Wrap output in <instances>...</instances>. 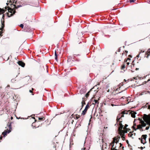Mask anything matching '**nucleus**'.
Segmentation results:
<instances>
[{"instance_id":"nucleus-63","label":"nucleus","mask_w":150,"mask_h":150,"mask_svg":"<svg viewBox=\"0 0 150 150\" xmlns=\"http://www.w3.org/2000/svg\"><path fill=\"white\" fill-rule=\"evenodd\" d=\"M6 4H7V5H8V3H6Z\"/></svg>"},{"instance_id":"nucleus-6","label":"nucleus","mask_w":150,"mask_h":150,"mask_svg":"<svg viewBox=\"0 0 150 150\" xmlns=\"http://www.w3.org/2000/svg\"><path fill=\"white\" fill-rule=\"evenodd\" d=\"M91 102L90 103L89 102L88 103L87 105H86L85 109L83 111V112L81 113L82 115H84L86 114V113L87 112V111L88 110V109L89 108L90 106H91V105L90 104Z\"/></svg>"},{"instance_id":"nucleus-56","label":"nucleus","mask_w":150,"mask_h":150,"mask_svg":"<svg viewBox=\"0 0 150 150\" xmlns=\"http://www.w3.org/2000/svg\"><path fill=\"white\" fill-rule=\"evenodd\" d=\"M129 56L130 57H131V55H129Z\"/></svg>"},{"instance_id":"nucleus-10","label":"nucleus","mask_w":150,"mask_h":150,"mask_svg":"<svg viewBox=\"0 0 150 150\" xmlns=\"http://www.w3.org/2000/svg\"><path fill=\"white\" fill-rule=\"evenodd\" d=\"M115 138L114 139V140H113L112 141V142L110 144V145H111L112 147L111 148V149L112 150L114 149H116V148L117 147V146H116L117 144H116V145L114 146L115 143H116V141H115Z\"/></svg>"},{"instance_id":"nucleus-16","label":"nucleus","mask_w":150,"mask_h":150,"mask_svg":"<svg viewBox=\"0 0 150 150\" xmlns=\"http://www.w3.org/2000/svg\"><path fill=\"white\" fill-rule=\"evenodd\" d=\"M128 126V125L127 124H125V126L123 127V128L124 129V132H125V133H127V130H130V129H129L128 128H127V127Z\"/></svg>"},{"instance_id":"nucleus-46","label":"nucleus","mask_w":150,"mask_h":150,"mask_svg":"<svg viewBox=\"0 0 150 150\" xmlns=\"http://www.w3.org/2000/svg\"><path fill=\"white\" fill-rule=\"evenodd\" d=\"M55 57H56V56H57V53H56V51H55Z\"/></svg>"},{"instance_id":"nucleus-42","label":"nucleus","mask_w":150,"mask_h":150,"mask_svg":"<svg viewBox=\"0 0 150 150\" xmlns=\"http://www.w3.org/2000/svg\"><path fill=\"white\" fill-rule=\"evenodd\" d=\"M120 146L119 147V148H120L122 146V144L121 143H120Z\"/></svg>"},{"instance_id":"nucleus-39","label":"nucleus","mask_w":150,"mask_h":150,"mask_svg":"<svg viewBox=\"0 0 150 150\" xmlns=\"http://www.w3.org/2000/svg\"><path fill=\"white\" fill-rule=\"evenodd\" d=\"M129 136H130V137H131V132H130L129 134Z\"/></svg>"},{"instance_id":"nucleus-48","label":"nucleus","mask_w":150,"mask_h":150,"mask_svg":"<svg viewBox=\"0 0 150 150\" xmlns=\"http://www.w3.org/2000/svg\"><path fill=\"white\" fill-rule=\"evenodd\" d=\"M10 57H12V56H11V55H10V56H9V57H8V59H7V60H8V59H9V58H10Z\"/></svg>"},{"instance_id":"nucleus-26","label":"nucleus","mask_w":150,"mask_h":150,"mask_svg":"<svg viewBox=\"0 0 150 150\" xmlns=\"http://www.w3.org/2000/svg\"><path fill=\"white\" fill-rule=\"evenodd\" d=\"M38 119L39 120L43 121V120H45V118L44 117H38Z\"/></svg>"},{"instance_id":"nucleus-12","label":"nucleus","mask_w":150,"mask_h":150,"mask_svg":"<svg viewBox=\"0 0 150 150\" xmlns=\"http://www.w3.org/2000/svg\"><path fill=\"white\" fill-rule=\"evenodd\" d=\"M131 59L129 58H127V59H125V63L126 62L127 65H126V67L127 69H128L129 64V62L130 61Z\"/></svg>"},{"instance_id":"nucleus-35","label":"nucleus","mask_w":150,"mask_h":150,"mask_svg":"<svg viewBox=\"0 0 150 150\" xmlns=\"http://www.w3.org/2000/svg\"><path fill=\"white\" fill-rule=\"evenodd\" d=\"M136 120H136V119H135L134 120V121L133 122L134 126V125H136L135 124V121H136Z\"/></svg>"},{"instance_id":"nucleus-27","label":"nucleus","mask_w":150,"mask_h":150,"mask_svg":"<svg viewBox=\"0 0 150 150\" xmlns=\"http://www.w3.org/2000/svg\"><path fill=\"white\" fill-rule=\"evenodd\" d=\"M125 68V64H123L122 65L121 67V69L123 70Z\"/></svg>"},{"instance_id":"nucleus-57","label":"nucleus","mask_w":150,"mask_h":150,"mask_svg":"<svg viewBox=\"0 0 150 150\" xmlns=\"http://www.w3.org/2000/svg\"><path fill=\"white\" fill-rule=\"evenodd\" d=\"M149 143L150 144V138L149 139Z\"/></svg>"},{"instance_id":"nucleus-9","label":"nucleus","mask_w":150,"mask_h":150,"mask_svg":"<svg viewBox=\"0 0 150 150\" xmlns=\"http://www.w3.org/2000/svg\"><path fill=\"white\" fill-rule=\"evenodd\" d=\"M99 99V98H98V100L95 99L94 97L92 98L91 99V101L92 102V104L96 105H97L99 104V102L98 100Z\"/></svg>"},{"instance_id":"nucleus-1","label":"nucleus","mask_w":150,"mask_h":150,"mask_svg":"<svg viewBox=\"0 0 150 150\" xmlns=\"http://www.w3.org/2000/svg\"><path fill=\"white\" fill-rule=\"evenodd\" d=\"M128 114L129 115L130 114L131 115V110H125L122 111L117 115V117L116 121L117 122H119V126L118 129H120V128L121 126H122V129H123V126L122 124V118L124 117L125 115H127Z\"/></svg>"},{"instance_id":"nucleus-41","label":"nucleus","mask_w":150,"mask_h":150,"mask_svg":"<svg viewBox=\"0 0 150 150\" xmlns=\"http://www.w3.org/2000/svg\"><path fill=\"white\" fill-rule=\"evenodd\" d=\"M149 126H150V122H149V121L147 122H146Z\"/></svg>"},{"instance_id":"nucleus-43","label":"nucleus","mask_w":150,"mask_h":150,"mask_svg":"<svg viewBox=\"0 0 150 150\" xmlns=\"http://www.w3.org/2000/svg\"><path fill=\"white\" fill-rule=\"evenodd\" d=\"M55 59L57 60V56H56V57H55Z\"/></svg>"},{"instance_id":"nucleus-44","label":"nucleus","mask_w":150,"mask_h":150,"mask_svg":"<svg viewBox=\"0 0 150 150\" xmlns=\"http://www.w3.org/2000/svg\"><path fill=\"white\" fill-rule=\"evenodd\" d=\"M41 69L42 71L43 70H44V69L43 67H41Z\"/></svg>"},{"instance_id":"nucleus-37","label":"nucleus","mask_w":150,"mask_h":150,"mask_svg":"<svg viewBox=\"0 0 150 150\" xmlns=\"http://www.w3.org/2000/svg\"><path fill=\"white\" fill-rule=\"evenodd\" d=\"M149 126L147 127L146 128V130H148V129H149Z\"/></svg>"},{"instance_id":"nucleus-23","label":"nucleus","mask_w":150,"mask_h":150,"mask_svg":"<svg viewBox=\"0 0 150 150\" xmlns=\"http://www.w3.org/2000/svg\"><path fill=\"white\" fill-rule=\"evenodd\" d=\"M126 98V100L128 102L127 103H128L130 102L131 99L130 97H128L127 98Z\"/></svg>"},{"instance_id":"nucleus-2","label":"nucleus","mask_w":150,"mask_h":150,"mask_svg":"<svg viewBox=\"0 0 150 150\" xmlns=\"http://www.w3.org/2000/svg\"><path fill=\"white\" fill-rule=\"evenodd\" d=\"M21 5H18L16 6L15 5L12 4H11V8H10L8 6L6 7L5 8H8V13H7V15L8 17H10L13 16L16 13V11L15 10H14V9H17L18 8L21 7Z\"/></svg>"},{"instance_id":"nucleus-45","label":"nucleus","mask_w":150,"mask_h":150,"mask_svg":"<svg viewBox=\"0 0 150 150\" xmlns=\"http://www.w3.org/2000/svg\"><path fill=\"white\" fill-rule=\"evenodd\" d=\"M126 142H127V144H128V146H129V142H128V141L127 140L126 141Z\"/></svg>"},{"instance_id":"nucleus-18","label":"nucleus","mask_w":150,"mask_h":150,"mask_svg":"<svg viewBox=\"0 0 150 150\" xmlns=\"http://www.w3.org/2000/svg\"><path fill=\"white\" fill-rule=\"evenodd\" d=\"M146 55H147V56H146V57L147 58H148V57L150 55V48L148 49L147 50V51L146 53Z\"/></svg>"},{"instance_id":"nucleus-36","label":"nucleus","mask_w":150,"mask_h":150,"mask_svg":"<svg viewBox=\"0 0 150 150\" xmlns=\"http://www.w3.org/2000/svg\"><path fill=\"white\" fill-rule=\"evenodd\" d=\"M13 63H14V62H13L12 61H11V62H9V65H11V64H13Z\"/></svg>"},{"instance_id":"nucleus-15","label":"nucleus","mask_w":150,"mask_h":150,"mask_svg":"<svg viewBox=\"0 0 150 150\" xmlns=\"http://www.w3.org/2000/svg\"><path fill=\"white\" fill-rule=\"evenodd\" d=\"M18 63L19 65L23 67H24L25 66V63L22 61H19L18 62Z\"/></svg>"},{"instance_id":"nucleus-64","label":"nucleus","mask_w":150,"mask_h":150,"mask_svg":"<svg viewBox=\"0 0 150 150\" xmlns=\"http://www.w3.org/2000/svg\"><path fill=\"white\" fill-rule=\"evenodd\" d=\"M124 80L125 81V82L126 81V80L125 79H124Z\"/></svg>"},{"instance_id":"nucleus-8","label":"nucleus","mask_w":150,"mask_h":150,"mask_svg":"<svg viewBox=\"0 0 150 150\" xmlns=\"http://www.w3.org/2000/svg\"><path fill=\"white\" fill-rule=\"evenodd\" d=\"M4 21H2V24L1 25V28H0V36L1 37L3 35V31L4 30Z\"/></svg>"},{"instance_id":"nucleus-53","label":"nucleus","mask_w":150,"mask_h":150,"mask_svg":"<svg viewBox=\"0 0 150 150\" xmlns=\"http://www.w3.org/2000/svg\"><path fill=\"white\" fill-rule=\"evenodd\" d=\"M11 120H12L13 119V117H11Z\"/></svg>"},{"instance_id":"nucleus-29","label":"nucleus","mask_w":150,"mask_h":150,"mask_svg":"<svg viewBox=\"0 0 150 150\" xmlns=\"http://www.w3.org/2000/svg\"><path fill=\"white\" fill-rule=\"evenodd\" d=\"M150 81V79H148V80L147 81H144V82L143 83V84H145L147 82H149Z\"/></svg>"},{"instance_id":"nucleus-58","label":"nucleus","mask_w":150,"mask_h":150,"mask_svg":"<svg viewBox=\"0 0 150 150\" xmlns=\"http://www.w3.org/2000/svg\"><path fill=\"white\" fill-rule=\"evenodd\" d=\"M36 121H37V120H35V122H36Z\"/></svg>"},{"instance_id":"nucleus-54","label":"nucleus","mask_w":150,"mask_h":150,"mask_svg":"<svg viewBox=\"0 0 150 150\" xmlns=\"http://www.w3.org/2000/svg\"><path fill=\"white\" fill-rule=\"evenodd\" d=\"M32 118H33V119H35V117H32Z\"/></svg>"},{"instance_id":"nucleus-38","label":"nucleus","mask_w":150,"mask_h":150,"mask_svg":"<svg viewBox=\"0 0 150 150\" xmlns=\"http://www.w3.org/2000/svg\"><path fill=\"white\" fill-rule=\"evenodd\" d=\"M33 90H34V89L33 88H32V90H30L29 91L31 93H33L32 91H33Z\"/></svg>"},{"instance_id":"nucleus-5","label":"nucleus","mask_w":150,"mask_h":150,"mask_svg":"<svg viewBox=\"0 0 150 150\" xmlns=\"http://www.w3.org/2000/svg\"><path fill=\"white\" fill-rule=\"evenodd\" d=\"M118 131L120 136L121 137L122 139L123 140H125V137H124L125 134L124 131L122 130V126H121L120 129H118Z\"/></svg>"},{"instance_id":"nucleus-49","label":"nucleus","mask_w":150,"mask_h":150,"mask_svg":"<svg viewBox=\"0 0 150 150\" xmlns=\"http://www.w3.org/2000/svg\"><path fill=\"white\" fill-rule=\"evenodd\" d=\"M124 98H125L124 96H122L121 98V99L123 98V99Z\"/></svg>"},{"instance_id":"nucleus-22","label":"nucleus","mask_w":150,"mask_h":150,"mask_svg":"<svg viewBox=\"0 0 150 150\" xmlns=\"http://www.w3.org/2000/svg\"><path fill=\"white\" fill-rule=\"evenodd\" d=\"M137 114V113L132 110V117L135 118V115Z\"/></svg>"},{"instance_id":"nucleus-59","label":"nucleus","mask_w":150,"mask_h":150,"mask_svg":"<svg viewBox=\"0 0 150 150\" xmlns=\"http://www.w3.org/2000/svg\"><path fill=\"white\" fill-rule=\"evenodd\" d=\"M120 49H119L118 52H120Z\"/></svg>"},{"instance_id":"nucleus-7","label":"nucleus","mask_w":150,"mask_h":150,"mask_svg":"<svg viewBox=\"0 0 150 150\" xmlns=\"http://www.w3.org/2000/svg\"><path fill=\"white\" fill-rule=\"evenodd\" d=\"M143 119L145 122H147L150 120V114L148 115L144 114L143 117Z\"/></svg>"},{"instance_id":"nucleus-21","label":"nucleus","mask_w":150,"mask_h":150,"mask_svg":"<svg viewBox=\"0 0 150 150\" xmlns=\"http://www.w3.org/2000/svg\"><path fill=\"white\" fill-rule=\"evenodd\" d=\"M137 77H134L133 79H132V82L133 83H134L135 82H137Z\"/></svg>"},{"instance_id":"nucleus-19","label":"nucleus","mask_w":150,"mask_h":150,"mask_svg":"<svg viewBox=\"0 0 150 150\" xmlns=\"http://www.w3.org/2000/svg\"><path fill=\"white\" fill-rule=\"evenodd\" d=\"M133 65V68H132V69L133 70H132V72H133L134 71V70H139V68H135V67H134V64H133L132 63V65Z\"/></svg>"},{"instance_id":"nucleus-31","label":"nucleus","mask_w":150,"mask_h":150,"mask_svg":"<svg viewBox=\"0 0 150 150\" xmlns=\"http://www.w3.org/2000/svg\"><path fill=\"white\" fill-rule=\"evenodd\" d=\"M86 100H87V98H86L84 97V98H82V100H84V101L85 102Z\"/></svg>"},{"instance_id":"nucleus-61","label":"nucleus","mask_w":150,"mask_h":150,"mask_svg":"<svg viewBox=\"0 0 150 150\" xmlns=\"http://www.w3.org/2000/svg\"><path fill=\"white\" fill-rule=\"evenodd\" d=\"M124 148V147L123 146V147H122V149H123Z\"/></svg>"},{"instance_id":"nucleus-13","label":"nucleus","mask_w":150,"mask_h":150,"mask_svg":"<svg viewBox=\"0 0 150 150\" xmlns=\"http://www.w3.org/2000/svg\"><path fill=\"white\" fill-rule=\"evenodd\" d=\"M71 117H72L74 118V119L76 118V119H78L80 117L79 115H78L77 114L74 115L73 114L71 115V117H70V118H71Z\"/></svg>"},{"instance_id":"nucleus-32","label":"nucleus","mask_w":150,"mask_h":150,"mask_svg":"<svg viewBox=\"0 0 150 150\" xmlns=\"http://www.w3.org/2000/svg\"><path fill=\"white\" fill-rule=\"evenodd\" d=\"M148 105H148V103H147L146 104L145 106L144 107L145 108H147V107L148 108Z\"/></svg>"},{"instance_id":"nucleus-17","label":"nucleus","mask_w":150,"mask_h":150,"mask_svg":"<svg viewBox=\"0 0 150 150\" xmlns=\"http://www.w3.org/2000/svg\"><path fill=\"white\" fill-rule=\"evenodd\" d=\"M8 8H5V9H4L3 8H0V14H3L5 12V11H6V10H8Z\"/></svg>"},{"instance_id":"nucleus-51","label":"nucleus","mask_w":150,"mask_h":150,"mask_svg":"<svg viewBox=\"0 0 150 150\" xmlns=\"http://www.w3.org/2000/svg\"><path fill=\"white\" fill-rule=\"evenodd\" d=\"M135 1V0H132V2H134Z\"/></svg>"},{"instance_id":"nucleus-25","label":"nucleus","mask_w":150,"mask_h":150,"mask_svg":"<svg viewBox=\"0 0 150 150\" xmlns=\"http://www.w3.org/2000/svg\"><path fill=\"white\" fill-rule=\"evenodd\" d=\"M147 135L146 134L145 135H143L142 136V139H143L145 140L146 138Z\"/></svg>"},{"instance_id":"nucleus-52","label":"nucleus","mask_w":150,"mask_h":150,"mask_svg":"<svg viewBox=\"0 0 150 150\" xmlns=\"http://www.w3.org/2000/svg\"><path fill=\"white\" fill-rule=\"evenodd\" d=\"M79 55V54H74V57H75V55Z\"/></svg>"},{"instance_id":"nucleus-11","label":"nucleus","mask_w":150,"mask_h":150,"mask_svg":"<svg viewBox=\"0 0 150 150\" xmlns=\"http://www.w3.org/2000/svg\"><path fill=\"white\" fill-rule=\"evenodd\" d=\"M93 89L94 88H91L88 93H86L85 96L86 98H87L89 96L90 93H91L92 94H93V91H95L93 90Z\"/></svg>"},{"instance_id":"nucleus-20","label":"nucleus","mask_w":150,"mask_h":150,"mask_svg":"<svg viewBox=\"0 0 150 150\" xmlns=\"http://www.w3.org/2000/svg\"><path fill=\"white\" fill-rule=\"evenodd\" d=\"M4 109L3 108H0V115H1L4 114Z\"/></svg>"},{"instance_id":"nucleus-60","label":"nucleus","mask_w":150,"mask_h":150,"mask_svg":"<svg viewBox=\"0 0 150 150\" xmlns=\"http://www.w3.org/2000/svg\"><path fill=\"white\" fill-rule=\"evenodd\" d=\"M134 126H133L132 127V128H134Z\"/></svg>"},{"instance_id":"nucleus-14","label":"nucleus","mask_w":150,"mask_h":150,"mask_svg":"<svg viewBox=\"0 0 150 150\" xmlns=\"http://www.w3.org/2000/svg\"><path fill=\"white\" fill-rule=\"evenodd\" d=\"M120 136H120H120H117L116 137H114L113 138V140H114V139L115 138V141H116V144H117L120 138Z\"/></svg>"},{"instance_id":"nucleus-50","label":"nucleus","mask_w":150,"mask_h":150,"mask_svg":"<svg viewBox=\"0 0 150 150\" xmlns=\"http://www.w3.org/2000/svg\"><path fill=\"white\" fill-rule=\"evenodd\" d=\"M74 120H72V121H71V124H73V122H74Z\"/></svg>"},{"instance_id":"nucleus-47","label":"nucleus","mask_w":150,"mask_h":150,"mask_svg":"<svg viewBox=\"0 0 150 150\" xmlns=\"http://www.w3.org/2000/svg\"><path fill=\"white\" fill-rule=\"evenodd\" d=\"M2 138V136H1L0 137V140H1Z\"/></svg>"},{"instance_id":"nucleus-4","label":"nucleus","mask_w":150,"mask_h":150,"mask_svg":"<svg viewBox=\"0 0 150 150\" xmlns=\"http://www.w3.org/2000/svg\"><path fill=\"white\" fill-rule=\"evenodd\" d=\"M139 120L140 121V123L141 124H139L137 125V128L138 129H141L142 127H144L146 126V124L144 122L143 120H142V119L139 118Z\"/></svg>"},{"instance_id":"nucleus-55","label":"nucleus","mask_w":150,"mask_h":150,"mask_svg":"<svg viewBox=\"0 0 150 150\" xmlns=\"http://www.w3.org/2000/svg\"><path fill=\"white\" fill-rule=\"evenodd\" d=\"M129 2L131 3V0H129Z\"/></svg>"},{"instance_id":"nucleus-62","label":"nucleus","mask_w":150,"mask_h":150,"mask_svg":"<svg viewBox=\"0 0 150 150\" xmlns=\"http://www.w3.org/2000/svg\"><path fill=\"white\" fill-rule=\"evenodd\" d=\"M125 52H126L127 53V51H125Z\"/></svg>"},{"instance_id":"nucleus-3","label":"nucleus","mask_w":150,"mask_h":150,"mask_svg":"<svg viewBox=\"0 0 150 150\" xmlns=\"http://www.w3.org/2000/svg\"><path fill=\"white\" fill-rule=\"evenodd\" d=\"M8 128L6 130H5L2 133V134L4 136H5L6 135L7 133H9L11 132V130L12 129L11 126V122H9L7 124Z\"/></svg>"},{"instance_id":"nucleus-33","label":"nucleus","mask_w":150,"mask_h":150,"mask_svg":"<svg viewBox=\"0 0 150 150\" xmlns=\"http://www.w3.org/2000/svg\"><path fill=\"white\" fill-rule=\"evenodd\" d=\"M20 27L21 28H23L24 25L23 24H21L20 25Z\"/></svg>"},{"instance_id":"nucleus-34","label":"nucleus","mask_w":150,"mask_h":150,"mask_svg":"<svg viewBox=\"0 0 150 150\" xmlns=\"http://www.w3.org/2000/svg\"><path fill=\"white\" fill-rule=\"evenodd\" d=\"M15 0H10V2L11 3H13Z\"/></svg>"},{"instance_id":"nucleus-28","label":"nucleus","mask_w":150,"mask_h":150,"mask_svg":"<svg viewBox=\"0 0 150 150\" xmlns=\"http://www.w3.org/2000/svg\"><path fill=\"white\" fill-rule=\"evenodd\" d=\"M2 19L1 20V23H2V21H4V14L3 15L2 17Z\"/></svg>"},{"instance_id":"nucleus-40","label":"nucleus","mask_w":150,"mask_h":150,"mask_svg":"<svg viewBox=\"0 0 150 150\" xmlns=\"http://www.w3.org/2000/svg\"><path fill=\"white\" fill-rule=\"evenodd\" d=\"M141 143H142V144H144V143H143V142L144 141V140L143 141V140L142 139H141Z\"/></svg>"},{"instance_id":"nucleus-24","label":"nucleus","mask_w":150,"mask_h":150,"mask_svg":"<svg viewBox=\"0 0 150 150\" xmlns=\"http://www.w3.org/2000/svg\"><path fill=\"white\" fill-rule=\"evenodd\" d=\"M81 109H82V108L83 107L84 105L86 104V103H85V102L84 101V100H82L81 102Z\"/></svg>"},{"instance_id":"nucleus-30","label":"nucleus","mask_w":150,"mask_h":150,"mask_svg":"<svg viewBox=\"0 0 150 150\" xmlns=\"http://www.w3.org/2000/svg\"><path fill=\"white\" fill-rule=\"evenodd\" d=\"M16 80H15V79H12L11 80V82L12 83H15V81H16Z\"/></svg>"}]
</instances>
